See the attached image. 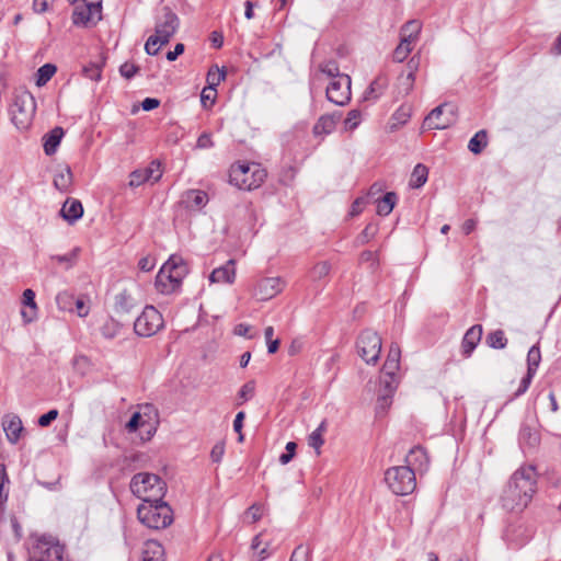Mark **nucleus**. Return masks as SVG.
I'll return each instance as SVG.
<instances>
[{
  "label": "nucleus",
  "instance_id": "nucleus-26",
  "mask_svg": "<svg viewBox=\"0 0 561 561\" xmlns=\"http://www.w3.org/2000/svg\"><path fill=\"white\" fill-rule=\"evenodd\" d=\"M3 431L11 444H16L20 439L23 425L18 416H10L3 421Z\"/></svg>",
  "mask_w": 561,
  "mask_h": 561
},
{
  "label": "nucleus",
  "instance_id": "nucleus-24",
  "mask_svg": "<svg viewBox=\"0 0 561 561\" xmlns=\"http://www.w3.org/2000/svg\"><path fill=\"white\" fill-rule=\"evenodd\" d=\"M73 175L70 167L66 165L56 171L54 175V186L61 193H68L71 190Z\"/></svg>",
  "mask_w": 561,
  "mask_h": 561
},
{
  "label": "nucleus",
  "instance_id": "nucleus-54",
  "mask_svg": "<svg viewBox=\"0 0 561 561\" xmlns=\"http://www.w3.org/2000/svg\"><path fill=\"white\" fill-rule=\"evenodd\" d=\"M255 392V382L253 380H250L245 382L241 389L239 390V398L245 402L253 398Z\"/></svg>",
  "mask_w": 561,
  "mask_h": 561
},
{
  "label": "nucleus",
  "instance_id": "nucleus-41",
  "mask_svg": "<svg viewBox=\"0 0 561 561\" xmlns=\"http://www.w3.org/2000/svg\"><path fill=\"white\" fill-rule=\"evenodd\" d=\"M408 67H409L410 71H409V73L407 75V77L404 78V80L402 82V85L404 87V92L407 94L413 89V84H414V80H415V75L414 73H415V70L419 67V57L413 56L409 60Z\"/></svg>",
  "mask_w": 561,
  "mask_h": 561
},
{
  "label": "nucleus",
  "instance_id": "nucleus-64",
  "mask_svg": "<svg viewBox=\"0 0 561 561\" xmlns=\"http://www.w3.org/2000/svg\"><path fill=\"white\" fill-rule=\"evenodd\" d=\"M245 517L251 520V523L257 522L262 517V508L259 505L250 506L245 512Z\"/></svg>",
  "mask_w": 561,
  "mask_h": 561
},
{
  "label": "nucleus",
  "instance_id": "nucleus-35",
  "mask_svg": "<svg viewBox=\"0 0 561 561\" xmlns=\"http://www.w3.org/2000/svg\"><path fill=\"white\" fill-rule=\"evenodd\" d=\"M428 169L424 164L419 163L413 169L409 184L413 188H420L426 183Z\"/></svg>",
  "mask_w": 561,
  "mask_h": 561
},
{
  "label": "nucleus",
  "instance_id": "nucleus-33",
  "mask_svg": "<svg viewBox=\"0 0 561 561\" xmlns=\"http://www.w3.org/2000/svg\"><path fill=\"white\" fill-rule=\"evenodd\" d=\"M398 201L397 194L388 192L385 196L377 202V214L379 216H388Z\"/></svg>",
  "mask_w": 561,
  "mask_h": 561
},
{
  "label": "nucleus",
  "instance_id": "nucleus-17",
  "mask_svg": "<svg viewBox=\"0 0 561 561\" xmlns=\"http://www.w3.org/2000/svg\"><path fill=\"white\" fill-rule=\"evenodd\" d=\"M95 14H101V4L99 3L77 5L72 13V23L77 26H85Z\"/></svg>",
  "mask_w": 561,
  "mask_h": 561
},
{
  "label": "nucleus",
  "instance_id": "nucleus-4",
  "mask_svg": "<svg viewBox=\"0 0 561 561\" xmlns=\"http://www.w3.org/2000/svg\"><path fill=\"white\" fill-rule=\"evenodd\" d=\"M131 493L141 499L144 503H156L164 497L165 482L157 474L139 472L131 478Z\"/></svg>",
  "mask_w": 561,
  "mask_h": 561
},
{
  "label": "nucleus",
  "instance_id": "nucleus-9",
  "mask_svg": "<svg viewBox=\"0 0 561 561\" xmlns=\"http://www.w3.org/2000/svg\"><path fill=\"white\" fill-rule=\"evenodd\" d=\"M385 481L396 495L411 494L415 486V472L409 466L389 468L385 473Z\"/></svg>",
  "mask_w": 561,
  "mask_h": 561
},
{
  "label": "nucleus",
  "instance_id": "nucleus-13",
  "mask_svg": "<svg viewBox=\"0 0 561 561\" xmlns=\"http://www.w3.org/2000/svg\"><path fill=\"white\" fill-rule=\"evenodd\" d=\"M327 99L335 105L343 106L351 100V78L350 76H337L330 80L327 85Z\"/></svg>",
  "mask_w": 561,
  "mask_h": 561
},
{
  "label": "nucleus",
  "instance_id": "nucleus-47",
  "mask_svg": "<svg viewBox=\"0 0 561 561\" xmlns=\"http://www.w3.org/2000/svg\"><path fill=\"white\" fill-rule=\"evenodd\" d=\"M274 336V328L273 327H266L264 330V337L267 344V352L270 354H274L277 352L279 347V340L273 339Z\"/></svg>",
  "mask_w": 561,
  "mask_h": 561
},
{
  "label": "nucleus",
  "instance_id": "nucleus-57",
  "mask_svg": "<svg viewBox=\"0 0 561 561\" xmlns=\"http://www.w3.org/2000/svg\"><path fill=\"white\" fill-rule=\"evenodd\" d=\"M534 377H535V374L527 371L526 375L522 378L519 387L513 397L518 398V397L523 396L528 390Z\"/></svg>",
  "mask_w": 561,
  "mask_h": 561
},
{
  "label": "nucleus",
  "instance_id": "nucleus-11",
  "mask_svg": "<svg viewBox=\"0 0 561 561\" xmlns=\"http://www.w3.org/2000/svg\"><path fill=\"white\" fill-rule=\"evenodd\" d=\"M357 353L367 364H376L381 352V337L371 330L360 333L356 342Z\"/></svg>",
  "mask_w": 561,
  "mask_h": 561
},
{
  "label": "nucleus",
  "instance_id": "nucleus-51",
  "mask_svg": "<svg viewBox=\"0 0 561 561\" xmlns=\"http://www.w3.org/2000/svg\"><path fill=\"white\" fill-rule=\"evenodd\" d=\"M380 385L383 387V389L380 391V393H386V394L393 397V394L397 390V385H398V382L396 380V376H385L383 375V378H381V380H380Z\"/></svg>",
  "mask_w": 561,
  "mask_h": 561
},
{
  "label": "nucleus",
  "instance_id": "nucleus-61",
  "mask_svg": "<svg viewBox=\"0 0 561 561\" xmlns=\"http://www.w3.org/2000/svg\"><path fill=\"white\" fill-rule=\"evenodd\" d=\"M58 414H59L58 410H56V409L49 410L47 413L39 416L38 425L42 427L49 426L50 423L58 417Z\"/></svg>",
  "mask_w": 561,
  "mask_h": 561
},
{
  "label": "nucleus",
  "instance_id": "nucleus-50",
  "mask_svg": "<svg viewBox=\"0 0 561 561\" xmlns=\"http://www.w3.org/2000/svg\"><path fill=\"white\" fill-rule=\"evenodd\" d=\"M362 114L357 110H352L348 112L346 118L344 119V127L346 130H354L360 123Z\"/></svg>",
  "mask_w": 561,
  "mask_h": 561
},
{
  "label": "nucleus",
  "instance_id": "nucleus-39",
  "mask_svg": "<svg viewBox=\"0 0 561 561\" xmlns=\"http://www.w3.org/2000/svg\"><path fill=\"white\" fill-rule=\"evenodd\" d=\"M57 67L54 64H45L38 68L36 73V84L38 87L45 85L51 77L56 73Z\"/></svg>",
  "mask_w": 561,
  "mask_h": 561
},
{
  "label": "nucleus",
  "instance_id": "nucleus-36",
  "mask_svg": "<svg viewBox=\"0 0 561 561\" xmlns=\"http://www.w3.org/2000/svg\"><path fill=\"white\" fill-rule=\"evenodd\" d=\"M265 535L259 534L252 539L251 548L260 560H265L271 556L268 543L264 540Z\"/></svg>",
  "mask_w": 561,
  "mask_h": 561
},
{
  "label": "nucleus",
  "instance_id": "nucleus-29",
  "mask_svg": "<svg viewBox=\"0 0 561 561\" xmlns=\"http://www.w3.org/2000/svg\"><path fill=\"white\" fill-rule=\"evenodd\" d=\"M135 306V299L126 290L115 296L114 310L117 314L130 313Z\"/></svg>",
  "mask_w": 561,
  "mask_h": 561
},
{
  "label": "nucleus",
  "instance_id": "nucleus-62",
  "mask_svg": "<svg viewBox=\"0 0 561 561\" xmlns=\"http://www.w3.org/2000/svg\"><path fill=\"white\" fill-rule=\"evenodd\" d=\"M245 417V413L243 411H240L237 413L234 421H233V430L236 433L239 434L238 440H243V434H242V426H243V420Z\"/></svg>",
  "mask_w": 561,
  "mask_h": 561
},
{
  "label": "nucleus",
  "instance_id": "nucleus-43",
  "mask_svg": "<svg viewBox=\"0 0 561 561\" xmlns=\"http://www.w3.org/2000/svg\"><path fill=\"white\" fill-rule=\"evenodd\" d=\"M121 324L114 319H108L101 328V333L105 339H114L121 331Z\"/></svg>",
  "mask_w": 561,
  "mask_h": 561
},
{
  "label": "nucleus",
  "instance_id": "nucleus-42",
  "mask_svg": "<svg viewBox=\"0 0 561 561\" xmlns=\"http://www.w3.org/2000/svg\"><path fill=\"white\" fill-rule=\"evenodd\" d=\"M540 360L541 354L539 347L536 345L531 346L527 354V371L536 375Z\"/></svg>",
  "mask_w": 561,
  "mask_h": 561
},
{
  "label": "nucleus",
  "instance_id": "nucleus-15",
  "mask_svg": "<svg viewBox=\"0 0 561 561\" xmlns=\"http://www.w3.org/2000/svg\"><path fill=\"white\" fill-rule=\"evenodd\" d=\"M284 286L279 277H265L261 279L255 288V295L261 300H268L282 291Z\"/></svg>",
  "mask_w": 561,
  "mask_h": 561
},
{
  "label": "nucleus",
  "instance_id": "nucleus-8",
  "mask_svg": "<svg viewBox=\"0 0 561 561\" xmlns=\"http://www.w3.org/2000/svg\"><path fill=\"white\" fill-rule=\"evenodd\" d=\"M64 546L46 535L36 537L28 549L30 561H64Z\"/></svg>",
  "mask_w": 561,
  "mask_h": 561
},
{
  "label": "nucleus",
  "instance_id": "nucleus-6",
  "mask_svg": "<svg viewBox=\"0 0 561 561\" xmlns=\"http://www.w3.org/2000/svg\"><path fill=\"white\" fill-rule=\"evenodd\" d=\"M36 102L33 94L26 90L16 91L10 105L11 121L20 130H26L33 121Z\"/></svg>",
  "mask_w": 561,
  "mask_h": 561
},
{
  "label": "nucleus",
  "instance_id": "nucleus-3",
  "mask_svg": "<svg viewBox=\"0 0 561 561\" xmlns=\"http://www.w3.org/2000/svg\"><path fill=\"white\" fill-rule=\"evenodd\" d=\"M187 273L188 267L183 257L172 254L157 274L156 288L161 294H171L180 287Z\"/></svg>",
  "mask_w": 561,
  "mask_h": 561
},
{
  "label": "nucleus",
  "instance_id": "nucleus-7",
  "mask_svg": "<svg viewBox=\"0 0 561 561\" xmlns=\"http://www.w3.org/2000/svg\"><path fill=\"white\" fill-rule=\"evenodd\" d=\"M265 178L266 171L257 163L233 164L229 173L230 183L245 191L259 187Z\"/></svg>",
  "mask_w": 561,
  "mask_h": 561
},
{
  "label": "nucleus",
  "instance_id": "nucleus-53",
  "mask_svg": "<svg viewBox=\"0 0 561 561\" xmlns=\"http://www.w3.org/2000/svg\"><path fill=\"white\" fill-rule=\"evenodd\" d=\"M392 403V396L386 393H379L377 398L376 412L377 414L386 413L387 409Z\"/></svg>",
  "mask_w": 561,
  "mask_h": 561
},
{
  "label": "nucleus",
  "instance_id": "nucleus-16",
  "mask_svg": "<svg viewBox=\"0 0 561 561\" xmlns=\"http://www.w3.org/2000/svg\"><path fill=\"white\" fill-rule=\"evenodd\" d=\"M236 279V261L230 259L226 264L215 268L209 275L211 284H232Z\"/></svg>",
  "mask_w": 561,
  "mask_h": 561
},
{
  "label": "nucleus",
  "instance_id": "nucleus-2",
  "mask_svg": "<svg viewBox=\"0 0 561 561\" xmlns=\"http://www.w3.org/2000/svg\"><path fill=\"white\" fill-rule=\"evenodd\" d=\"M180 26V19L169 7H162L156 15L154 34L149 36L145 50L148 55L154 56L160 47L167 45Z\"/></svg>",
  "mask_w": 561,
  "mask_h": 561
},
{
  "label": "nucleus",
  "instance_id": "nucleus-48",
  "mask_svg": "<svg viewBox=\"0 0 561 561\" xmlns=\"http://www.w3.org/2000/svg\"><path fill=\"white\" fill-rule=\"evenodd\" d=\"M411 117V106L408 104L401 105L392 115V119L398 125H404Z\"/></svg>",
  "mask_w": 561,
  "mask_h": 561
},
{
  "label": "nucleus",
  "instance_id": "nucleus-27",
  "mask_svg": "<svg viewBox=\"0 0 561 561\" xmlns=\"http://www.w3.org/2000/svg\"><path fill=\"white\" fill-rule=\"evenodd\" d=\"M388 87V79L383 76L377 77L371 81L369 87L364 93L366 101H377Z\"/></svg>",
  "mask_w": 561,
  "mask_h": 561
},
{
  "label": "nucleus",
  "instance_id": "nucleus-49",
  "mask_svg": "<svg viewBox=\"0 0 561 561\" xmlns=\"http://www.w3.org/2000/svg\"><path fill=\"white\" fill-rule=\"evenodd\" d=\"M375 186L376 185L370 186L367 195L358 197L354 201L352 205V215H358L360 213V207L371 204V192L374 191Z\"/></svg>",
  "mask_w": 561,
  "mask_h": 561
},
{
  "label": "nucleus",
  "instance_id": "nucleus-23",
  "mask_svg": "<svg viewBox=\"0 0 561 561\" xmlns=\"http://www.w3.org/2000/svg\"><path fill=\"white\" fill-rule=\"evenodd\" d=\"M401 350L398 344L392 343L390 345L386 362L382 367L385 376H396L397 370L400 367Z\"/></svg>",
  "mask_w": 561,
  "mask_h": 561
},
{
  "label": "nucleus",
  "instance_id": "nucleus-31",
  "mask_svg": "<svg viewBox=\"0 0 561 561\" xmlns=\"http://www.w3.org/2000/svg\"><path fill=\"white\" fill-rule=\"evenodd\" d=\"M422 30V23L419 20L408 21L400 30V38L415 44Z\"/></svg>",
  "mask_w": 561,
  "mask_h": 561
},
{
  "label": "nucleus",
  "instance_id": "nucleus-25",
  "mask_svg": "<svg viewBox=\"0 0 561 561\" xmlns=\"http://www.w3.org/2000/svg\"><path fill=\"white\" fill-rule=\"evenodd\" d=\"M23 305L27 308L26 310H22L21 314L23 320L26 323L34 321L37 317V305L35 301V291L33 289H25L23 291Z\"/></svg>",
  "mask_w": 561,
  "mask_h": 561
},
{
  "label": "nucleus",
  "instance_id": "nucleus-52",
  "mask_svg": "<svg viewBox=\"0 0 561 561\" xmlns=\"http://www.w3.org/2000/svg\"><path fill=\"white\" fill-rule=\"evenodd\" d=\"M320 72L322 76H327L328 79H335L337 76H346L345 73H341L339 66L335 61H329L320 68Z\"/></svg>",
  "mask_w": 561,
  "mask_h": 561
},
{
  "label": "nucleus",
  "instance_id": "nucleus-14",
  "mask_svg": "<svg viewBox=\"0 0 561 561\" xmlns=\"http://www.w3.org/2000/svg\"><path fill=\"white\" fill-rule=\"evenodd\" d=\"M162 178V169L159 160H152L146 168L137 169L129 174L128 185L133 188L151 182L157 183Z\"/></svg>",
  "mask_w": 561,
  "mask_h": 561
},
{
  "label": "nucleus",
  "instance_id": "nucleus-1",
  "mask_svg": "<svg viewBox=\"0 0 561 561\" xmlns=\"http://www.w3.org/2000/svg\"><path fill=\"white\" fill-rule=\"evenodd\" d=\"M536 492V471L531 466L517 469L501 495L502 507L508 512H522Z\"/></svg>",
  "mask_w": 561,
  "mask_h": 561
},
{
  "label": "nucleus",
  "instance_id": "nucleus-10",
  "mask_svg": "<svg viewBox=\"0 0 561 561\" xmlns=\"http://www.w3.org/2000/svg\"><path fill=\"white\" fill-rule=\"evenodd\" d=\"M163 328V318L153 306H146L134 322L135 333L150 337Z\"/></svg>",
  "mask_w": 561,
  "mask_h": 561
},
{
  "label": "nucleus",
  "instance_id": "nucleus-60",
  "mask_svg": "<svg viewBox=\"0 0 561 561\" xmlns=\"http://www.w3.org/2000/svg\"><path fill=\"white\" fill-rule=\"evenodd\" d=\"M225 455V443L218 442L216 443L210 451V458L214 462H220Z\"/></svg>",
  "mask_w": 561,
  "mask_h": 561
},
{
  "label": "nucleus",
  "instance_id": "nucleus-22",
  "mask_svg": "<svg viewBox=\"0 0 561 561\" xmlns=\"http://www.w3.org/2000/svg\"><path fill=\"white\" fill-rule=\"evenodd\" d=\"M64 135H65V131L59 126L53 128L51 130H49L47 134L44 135L43 148H44V152L47 156H53L54 153H56Z\"/></svg>",
  "mask_w": 561,
  "mask_h": 561
},
{
  "label": "nucleus",
  "instance_id": "nucleus-30",
  "mask_svg": "<svg viewBox=\"0 0 561 561\" xmlns=\"http://www.w3.org/2000/svg\"><path fill=\"white\" fill-rule=\"evenodd\" d=\"M125 427L128 433H134L141 427H148L146 439H150L153 433L156 432V428H153L147 421L144 420L140 412L133 413L131 417L126 423Z\"/></svg>",
  "mask_w": 561,
  "mask_h": 561
},
{
  "label": "nucleus",
  "instance_id": "nucleus-44",
  "mask_svg": "<svg viewBox=\"0 0 561 561\" xmlns=\"http://www.w3.org/2000/svg\"><path fill=\"white\" fill-rule=\"evenodd\" d=\"M312 560V549L310 546H298L291 553L289 561H311Z\"/></svg>",
  "mask_w": 561,
  "mask_h": 561
},
{
  "label": "nucleus",
  "instance_id": "nucleus-34",
  "mask_svg": "<svg viewBox=\"0 0 561 561\" xmlns=\"http://www.w3.org/2000/svg\"><path fill=\"white\" fill-rule=\"evenodd\" d=\"M488 146V133L485 129H481L474 134V136L469 140L468 149L474 153L479 154L483 151V149Z\"/></svg>",
  "mask_w": 561,
  "mask_h": 561
},
{
  "label": "nucleus",
  "instance_id": "nucleus-55",
  "mask_svg": "<svg viewBox=\"0 0 561 561\" xmlns=\"http://www.w3.org/2000/svg\"><path fill=\"white\" fill-rule=\"evenodd\" d=\"M77 256L76 250L71 253L64 254V255H53L50 257L51 261H56L57 263L65 265L67 268L71 267L75 264V260Z\"/></svg>",
  "mask_w": 561,
  "mask_h": 561
},
{
  "label": "nucleus",
  "instance_id": "nucleus-19",
  "mask_svg": "<svg viewBox=\"0 0 561 561\" xmlns=\"http://www.w3.org/2000/svg\"><path fill=\"white\" fill-rule=\"evenodd\" d=\"M482 337V325L474 324L463 335L461 348L465 357H469Z\"/></svg>",
  "mask_w": 561,
  "mask_h": 561
},
{
  "label": "nucleus",
  "instance_id": "nucleus-40",
  "mask_svg": "<svg viewBox=\"0 0 561 561\" xmlns=\"http://www.w3.org/2000/svg\"><path fill=\"white\" fill-rule=\"evenodd\" d=\"M486 344L495 350L505 348L507 345V339L503 330H495L488 334Z\"/></svg>",
  "mask_w": 561,
  "mask_h": 561
},
{
  "label": "nucleus",
  "instance_id": "nucleus-46",
  "mask_svg": "<svg viewBox=\"0 0 561 561\" xmlns=\"http://www.w3.org/2000/svg\"><path fill=\"white\" fill-rule=\"evenodd\" d=\"M75 301V297L67 291L59 293L56 296V304L58 308L62 311H71Z\"/></svg>",
  "mask_w": 561,
  "mask_h": 561
},
{
  "label": "nucleus",
  "instance_id": "nucleus-45",
  "mask_svg": "<svg viewBox=\"0 0 561 561\" xmlns=\"http://www.w3.org/2000/svg\"><path fill=\"white\" fill-rule=\"evenodd\" d=\"M82 73L88 79L100 81L102 78V65L98 62H90L82 68Z\"/></svg>",
  "mask_w": 561,
  "mask_h": 561
},
{
  "label": "nucleus",
  "instance_id": "nucleus-59",
  "mask_svg": "<svg viewBox=\"0 0 561 561\" xmlns=\"http://www.w3.org/2000/svg\"><path fill=\"white\" fill-rule=\"evenodd\" d=\"M9 482L5 466L0 463V502L8 501V493L4 492V484Z\"/></svg>",
  "mask_w": 561,
  "mask_h": 561
},
{
  "label": "nucleus",
  "instance_id": "nucleus-5",
  "mask_svg": "<svg viewBox=\"0 0 561 561\" xmlns=\"http://www.w3.org/2000/svg\"><path fill=\"white\" fill-rule=\"evenodd\" d=\"M137 516L141 524L151 529H163L173 522V511L163 499L156 503H142L137 508Z\"/></svg>",
  "mask_w": 561,
  "mask_h": 561
},
{
  "label": "nucleus",
  "instance_id": "nucleus-37",
  "mask_svg": "<svg viewBox=\"0 0 561 561\" xmlns=\"http://www.w3.org/2000/svg\"><path fill=\"white\" fill-rule=\"evenodd\" d=\"M226 78V72L219 70L217 66L211 67L207 72V83L210 92H213V100L216 98V87L220 84Z\"/></svg>",
  "mask_w": 561,
  "mask_h": 561
},
{
  "label": "nucleus",
  "instance_id": "nucleus-32",
  "mask_svg": "<svg viewBox=\"0 0 561 561\" xmlns=\"http://www.w3.org/2000/svg\"><path fill=\"white\" fill-rule=\"evenodd\" d=\"M340 112H333L332 114L322 115L318 119V135L320 133H323L325 135L331 134L335 129L336 124L340 122Z\"/></svg>",
  "mask_w": 561,
  "mask_h": 561
},
{
  "label": "nucleus",
  "instance_id": "nucleus-20",
  "mask_svg": "<svg viewBox=\"0 0 561 561\" xmlns=\"http://www.w3.org/2000/svg\"><path fill=\"white\" fill-rule=\"evenodd\" d=\"M405 461L407 466L419 471L426 470L430 462L426 450L421 446L413 447L408 454Z\"/></svg>",
  "mask_w": 561,
  "mask_h": 561
},
{
  "label": "nucleus",
  "instance_id": "nucleus-28",
  "mask_svg": "<svg viewBox=\"0 0 561 561\" xmlns=\"http://www.w3.org/2000/svg\"><path fill=\"white\" fill-rule=\"evenodd\" d=\"M164 549L161 543L156 540L145 542L142 549V561H163Z\"/></svg>",
  "mask_w": 561,
  "mask_h": 561
},
{
  "label": "nucleus",
  "instance_id": "nucleus-18",
  "mask_svg": "<svg viewBox=\"0 0 561 561\" xmlns=\"http://www.w3.org/2000/svg\"><path fill=\"white\" fill-rule=\"evenodd\" d=\"M60 216L70 225L83 216V206L79 199L67 198L60 209Z\"/></svg>",
  "mask_w": 561,
  "mask_h": 561
},
{
  "label": "nucleus",
  "instance_id": "nucleus-21",
  "mask_svg": "<svg viewBox=\"0 0 561 561\" xmlns=\"http://www.w3.org/2000/svg\"><path fill=\"white\" fill-rule=\"evenodd\" d=\"M182 203L188 209H201L208 203V195L201 190H188L183 194Z\"/></svg>",
  "mask_w": 561,
  "mask_h": 561
},
{
  "label": "nucleus",
  "instance_id": "nucleus-63",
  "mask_svg": "<svg viewBox=\"0 0 561 561\" xmlns=\"http://www.w3.org/2000/svg\"><path fill=\"white\" fill-rule=\"evenodd\" d=\"M214 146L211 135L209 133H203L196 142V148L198 149H208Z\"/></svg>",
  "mask_w": 561,
  "mask_h": 561
},
{
  "label": "nucleus",
  "instance_id": "nucleus-58",
  "mask_svg": "<svg viewBox=\"0 0 561 561\" xmlns=\"http://www.w3.org/2000/svg\"><path fill=\"white\" fill-rule=\"evenodd\" d=\"M139 71V67L131 62H124L119 67V73L123 78L129 80Z\"/></svg>",
  "mask_w": 561,
  "mask_h": 561
},
{
  "label": "nucleus",
  "instance_id": "nucleus-12",
  "mask_svg": "<svg viewBox=\"0 0 561 561\" xmlns=\"http://www.w3.org/2000/svg\"><path fill=\"white\" fill-rule=\"evenodd\" d=\"M456 122L455 106L444 103L432 110L424 119V127L428 129H446Z\"/></svg>",
  "mask_w": 561,
  "mask_h": 561
},
{
  "label": "nucleus",
  "instance_id": "nucleus-38",
  "mask_svg": "<svg viewBox=\"0 0 561 561\" xmlns=\"http://www.w3.org/2000/svg\"><path fill=\"white\" fill-rule=\"evenodd\" d=\"M414 44L407 41L405 38H401L399 45L396 47L392 54L393 61L402 62L404 61L413 49Z\"/></svg>",
  "mask_w": 561,
  "mask_h": 561
},
{
  "label": "nucleus",
  "instance_id": "nucleus-56",
  "mask_svg": "<svg viewBox=\"0 0 561 561\" xmlns=\"http://www.w3.org/2000/svg\"><path fill=\"white\" fill-rule=\"evenodd\" d=\"M297 444L295 442H288L285 447V453L279 456V462L287 465L295 456Z\"/></svg>",
  "mask_w": 561,
  "mask_h": 561
}]
</instances>
